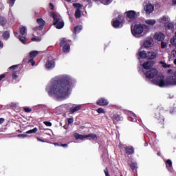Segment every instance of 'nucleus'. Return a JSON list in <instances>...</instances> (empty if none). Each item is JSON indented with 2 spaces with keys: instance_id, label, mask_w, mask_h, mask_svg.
I'll use <instances>...</instances> for the list:
<instances>
[{
  "instance_id": "1",
  "label": "nucleus",
  "mask_w": 176,
  "mask_h": 176,
  "mask_svg": "<svg viewBox=\"0 0 176 176\" xmlns=\"http://www.w3.org/2000/svg\"><path fill=\"white\" fill-rule=\"evenodd\" d=\"M74 87V80L68 75L56 76L46 88L49 96H54L58 100L68 98Z\"/></svg>"
},
{
  "instance_id": "2",
  "label": "nucleus",
  "mask_w": 176,
  "mask_h": 176,
  "mask_svg": "<svg viewBox=\"0 0 176 176\" xmlns=\"http://www.w3.org/2000/svg\"><path fill=\"white\" fill-rule=\"evenodd\" d=\"M131 33L135 38H140L143 35L148 34L149 32V27L145 24H137L133 28H131Z\"/></svg>"
},
{
  "instance_id": "3",
  "label": "nucleus",
  "mask_w": 176,
  "mask_h": 176,
  "mask_svg": "<svg viewBox=\"0 0 176 176\" xmlns=\"http://www.w3.org/2000/svg\"><path fill=\"white\" fill-rule=\"evenodd\" d=\"M138 59H146V60H154L157 57V52L153 51L146 52L142 50V47H140L138 52Z\"/></svg>"
},
{
  "instance_id": "4",
  "label": "nucleus",
  "mask_w": 176,
  "mask_h": 176,
  "mask_svg": "<svg viewBox=\"0 0 176 176\" xmlns=\"http://www.w3.org/2000/svg\"><path fill=\"white\" fill-rule=\"evenodd\" d=\"M50 17L54 19V25L56 26V28L58 30H61L64 28V21L61 18V16L58 14H54V12H50Z\"/></svg>"
},
{
  "instance_id": "5",
  "label": "nucleus",
  "mask_w": 176,
  "mask_h": 176,
  "mask_svg": "<svg viewBox=\"0 0 176 176\" xmlns=\"http://www.w3.org/2000/svg\"><path fill=\"white\" fill-rule=\"evenodd\" d=\"M74 138L76 140H81L83 141L85 138H91V140H94V141L97 140V135L91 133L89 135H80L78 133H74Z\"/></svg>"
},
{
  "instance_id": "6",
  "label": "nucleus",
  "mask_w": 176,
  "mask_h": 176,
  "mask_svg": "<svg viewBox=\"0 0 176 176\" xmlns=\"http://www.w3.org/2000/svg\"><path fill=\"white\" fill-rule=\"evenodd\" d=\"M118 14L117 17L118 19H113L112 21V25L114 28H120L122 25V15L119 14V12H115L114 15L116 16Z\"/></svg>"
},
{
  "instance_id": "7",
  "label": "nucleus",
  "mask_w": 176,
  "mask_h": 176,
  "mask_svg": "<svg viewBox=\"0 0 176 176\" xmlns=\"http://www.w3.org/2000/svg\"><path fill=\"white\" fill-rule=\"evenodd\" d=\"M140 47H144V49H149L153 46V38L148 37L146 38L143 42L140 43Z\"/></svg>"
},
{
  "instance_id": "8",
  "label": "nucleus",
  "mask_w": 176,
  "mask_h": 176,
  "mask_svg": "<svg viewBox=\"0 0 176 176\" xmlns=\"http://www.w3.org/2000/svg\"><path fill=\"white\" fill-rule=\"evenodd\" d=\"M60 45L63 47V53H69L71 47L69 44H68V41H67L66 38H63L60 39Z\"/></svg>"
},
{
  "instance_id": "9",
  "label": "nucleus",
  "mask_w": 176,
  "mask_h": 176,
  "mask_svg": "<svg viewBox=\"0 0 176 176\" xmlns=\"http://www.w3.org/2000/svg\"><path fill=\"white\" fill-rule=\"evenodd\" d=\"M157 69L153 68L145 73V76L147 79H153V78L157 76Z\"/></svg>"
},
{
  "instance_id": "10",
  "label": "nucleus",
  "mask_w": 176,
  "mask_h": 176,
  "mask_svg": "<svg viewBox=\"0 0 176 176\" xmlns=\"http://www.w3.org/2000/svg\"><path fill=\"white\" fill-rule=\"evenodd\" d=\"M73 6L76 8V10L75 12V17L76 19H80V16H82V11L80 9H82V5L80 3H73Z\"/></svg>"
},
{
  "instance_id": "11",
  "label": "nucleus",
  "mask_w": 176,
  "mask_h": 176,
  "mask_svg": "<svg viewBox=\"0 0 176 176\" xmlns=\"http://www.w3.org/2000/svg\"><path fill=\"white\" fill-rule=\"evenodd\" d=\"M119 147L121 149H126V152L128 155H133L134 153V148L131 146H124V145L122 144L121 143L119 144Z\"/></svg>"
},
{
  "instance_id": "12",
  "label": "nucleus",
  "mask_w": 176,
  "mask_h": 176,
  "mask_svg": "<svg viewBox=\"0 0 176 176\" xmlns=\"http://www.w3.org/2000/svg\"><path fill=\"white\" fill-rule=\"evenodd\" d=\"M158 23L166 25L168 23H170V17L167 16H163L157 19Z\"/></svg>"
},
{
  "instance_id": "13",
  "label": "nucleus",
  "mask_w": 176,
  "mask_h": 176,
  "mask_svg": "<svg viewBox=\"0 0 176 176\" xmlns=\"http://www.w3.org/2000/svg\"><path fill=\"white\" fill-rule=\"evenodd\" d=\"M154 39L158 41V42H163L164 41V34L160 32H156L154 35Z\"/></svg>"
},
{
  "instance_id": "14",
  "label": "nucleus",
  "mask_w": 176,
  "mask_h": 176,
  "mask_svg": "<svg viewBox=\"0 0 176 176\" xmlns=\"http://www.w3.org/2000/svg\"><path fill=\"white\" fill-rule=\"evenodd\" d=\"M144 9L146 11V13L151 14V13H152V12H153L155 10V6H153L151 3H148L144 6Z\"/></svg>"
},
{
  "instance_id": "15",
  "label": "nucleus",
  "mask_w": 176,
  "mask_h": 176,
  "mask_svg": "<svg viewBox=\"0 0 176 176\" xmlns=\"http://www.w3.org/2000/svg\"><path fill=\"white\" fill-rule=\"evenodd\" d=\"M17 68H19V65H15L10 67V69H12V79H17L19 78V76L17 75Z\"/></svg>"
},
{
  "instance_id": "16",
  "label": "nucleus",
  "mask_w": 176,
  "mask_h": 176,
  "mask_svg": "<svg viewBox=\"0 0 176 176\" xmlns=\"http://www.w3.org/2000/svg\"><path fill=\"white\" fill-rule=\"evenodd\" d=\"M37 23L39 25L38 28H35L34 30L35 31H41L43 28V26L45 25V21L42 19V18H39L37 19Z\"/></svg>"
},
{
  "instance_id": "17",
  "label": "nucleus",
  "mask_w": 176,
  "mask_h": 176,
  "mask_svg": "<svg viewBox=\"0 0 176 176\" xmlns=\"http://www.w3.org/2000/svg\"><path fill=\"white\" fill-rule=\"evenodd\" d=\"M155 63L152 60H148L144 62L142 65L144 69H151L153 67Z\"/></svg>"
},
{
  "instance_id": "18",
  "label": "nucleus",
  "mask_w": 176,
  "mask_h": 176,
  "mask_svg": "<svg viewBox=\"0 0 176 176\" xmlns=\"http://www.w3.org/2000/svg\"><path fill=\"white\" fill-rule=\"evenodd\" d=\"M97 105H100V107H105L109 104V102L107 100V99L102 98L97 100Z\"/></svg>"
},
{
  "instance_id": "19",
  "label": "nucleus",
  "mask_w": 176,
  "mask_h": 176,
  "mask_svg": "<svg viewBox=\"0 0 176 176\" xmlns=\"http://www.w3.org/2000/svg\"><path fill=\"white\" fill-rule=\"evenodd\" d=\"M56 67V63H54V60H47L45 64V68L47 69H53Z\"/></svg>"
},
{
  "instance_id": "20",
  "label": "nucleus",
  "mask_w": 176,
  "mask_h": 176,
  "mask_svg": "<svg viewBox=\"0 0 176 176\" xmlns=\"http://www.w3.org/2000/svg\"><path fill=\"white\" fill-rule=\"evenodd\" d=\"M128 19H134L137 16V13L134 10H129L126 12Z\"/></svg>"
},
{
  "instance_id": "21",
  "label": "nucleus",
  "mask_w": 176,
  "mask_h": 176,
  "mask_svg": "<svg viewBox=\"0 0 176 176\" xmlns=\"http://www.w3.org/2000/svg\"><path fill=\"white\" fill-rule=\"evenodd\" d=\"M127 115L129 118L131 119V122H137V116L131 111H127Z\"/></svg>"
},
{
  "instance_id": "22",
  "label": "nucleus",
  "mask_w": 176,
  "mask_h": 176,
  "mask_svg": "<svg viewBox=\"0 0 176 176\" xmlns=\"http://www.w3.org/2000/svg\"><path fill=\"white\" fill-rule=\"evenodd\" d=\"M81 109H82V106L81 105H77V106H76L74 107L70 108L69 113L71 114L75 113V112H78V111H80Z\"/></svg>"
},
{
  "instance_id": "23",
  "label": "nucleus",
  "mask_w": 176,
  "mask_h": 176,
  "mask_svg": "<svg viewBox=\"0 0 176 176\" xmlns=\"http://www.w3.org/2000/svg\"><path fill=\"white\" fill-rule=\"evenodd\" d=\"M166 30H174V23L168 22L165 25Z\"/></svg>"
},
{
  "instance_id": "24",
  "label": "nucleus",
  "mask_w": 176,
  "mask_h": 176,
  "mask_svg": "<svg viewBox=\"0 0 176 176\" xmlns=\"http://www.w3.org/2000/svg\"><path fill=\"white\" fill-rule=\"evenodd\" d=\"M146 24L148 25H155L156 24V20L155 19H147L145 21Z\"/></svg>"
},
{
  "instance_id": "25",
  "label": "nucleus",
  "mask_w": 176,
  "mask_h": 176,
  "mask_svg": "<svg viewBox=\"0 0 176 176\" xmlns=\"http://www.w3.org/2000/svg\"><path fill=\"white\" fill-rule=\"evenodd\" d=\"M19 32L21 35H25V32H27V28L25 26H23L19 29Z\"/></svg>"
},
{
  "instance_id": "26",
  "label": "nucleus",
  "mask_w": 176,
  "mask_h": 176,
  "mask_svg": "<svg viewBox=\"0 0 176 176\" xmlns=\"http://www.w3.org/2000/svg\"><path fill=\"white\" fill-rule=\"evenodd\" d=\"M3 39H5L6 41H8V39H9L10 38V34L9 33V32H5L3 34Z\"/></svg>"
},
{
  "instance_id": "27",
  "label": "nucleus",
  "mask_w": 176,
  "mask_h": 176,
  "mask_svg": "<svg viewBox=\"0 0 176 176\" xmlns=\"http://www.w3.org/2000/svg\"><path fill=\"white\" fill-rule=\"evenodd\" d=\"M39 53V52L38 51H33V52H31L30 53V58H34V57H36V56H38V54Z\"/></svg>"
},
{
  "instance_id": "28",
  "label": "nucleus",
  "mask_w": 176,
  "mask_h": 176,
  "mask_svg": "<svg viewBox=\"0 0 176 176\" xmlns=\"http://www.w3.org/2000/svg\"><path fill=\"white\" fill-rule=\"evenodd\" d=\"M166 167L168 168V170H170L173 167V162H171V160H166Z\"/></svg>"
},
{
  "instance_id": "29",
  "label": "nucleus",
  "mask_w": 176,
  "mask_h": 176,
  "mask_svg": "<svg viewBox=\"0 0 176 176\" xmlns=\"http://www.w3.org/2000/svg\"><path fill=\"white\" fill-rule=\"evenodd\" d=\"M82 28V25H78L77 27H75L74 28L75 34H78V32H80Z\"/></svg>"
},
{
  "instance_id": "30",
  "label": "nucleus",
  "mask_w": 176,
  "mask_h": 176,
  "mask_svg": "<svg viewBox=\"0 0 176 176\" xmlns=\"http://www.w3.org/2000/svg\"><path fill=\"white\" fill-rule=\"evenodd\" d=\"M113 122H119V120H120V116L118 114H114L113 116Z\"/></svg>"
},
{
  "instance_id": "31",
  "label": "nucleus",
  "mask_w": 176,
  "mask_h": 176,
  "mask_svg": "<svg viewBox=\"0 0 176 176\" xmlns=\"http://www.w3.org/2000/svg\"><path fill=\"white\" fill-rule=\"evenodd\" d=\"M6 24V19L4 17L0 16V25H5Z\"/></svg>"
},
{
  "instance_id": "32",
  "label": "nucleus",
  "mask_w": 176,
  "mask_h": 176,
  "mask_svg": "<svg viewBox=\"0 0 176 176\" xmlns=\"http://www.w3.org/2000/svg\"><path fill=\"white\" fill-rule=\"evenodd\" d=\"M36 131H38V128H34L33 129L28 131L26 134H33L34 133H36Z\"/></svg>"
},
{
  "instance_id": "33",
  "label": "nucleus",
  "mask_w": 176,
  "mask_h": 176,
  "mask_svg": "<svg viewBox=\"0 0 176 176\" xmlns=\"http://www.w3.org/2000/svg\"><path fill=\"white\" fill-rule=\"evenodd\" d=\"M19 39L22 43L25 44V42L27 41L25 36H19Z\"/></svg>"
},
{
  "instance_id": "34",
  "label": "nucleus",
  "mask_w": 176,
  "mask_h": 176,
  "mask_svg": "<svg viewBox=\"0 0 176 176\" xmlns=\"http://www.w3.org/2000/svg\"><path fill=\"white\" fill-rule=\"evenodd\" d=\"M160 64H161V65H162L163 68H170V67H171L170 65H167L166 63H164L163 61H160Z\"/></svg>"
},
{
  "instance_id": "35",
  "label": "nucleus",
  "mask_w": 176,
  "mask_h": 176,
  "mask_svg": "<svg viewBox=\"0 0 176 176\" xmlns=\"http://www.w3.org/2000/svg\"><path fill=\"white\" fill-rule=\"evenodd\" d=\"M8 3L12 8L14 6V3H16V0H8Z\"/></svg>"
},
{
  "instance_id": "36",
  "label": "nucleus",
  "mask_w": 176,
  "mask_h": 176,
  "mask_svg": "<svg viewBox=\"0 0 176 176\" xmlns=\"http://www.w3.org/2000/svg\"><path fill=\"white\" fill-rule=\"evenodd\" d=\"M111 2H112V0H102L101 1V3H102L103 5H109V3H111Z\"/></svg>"
},
{
  "instance_id": "37",
  "label": "nucleus",
  "mask_w": 176,
  "mask_h": 176,
  "mask_svg": "<svg viewBox=\"0 0 176 176\" xmlns=\"http://www.w3.org/2000/svg\"><path fill=\"white\" fill-rule=\"evenodd\" d=\"M32 41L33 42H41V38L39 37H33V38H32Z\"/></svg>"
},
{
  "instance_id": "38",
  "label": "nucleus",
  "mask_w": 176,
  "mask_h": 176,
  "mask_svg": "<svg viewBox=\"0 0 176 176\" xmlns=\"http://www.w3.org/2000/svg\"><path fill=\"white\" fill-rule=\"evenodd\" d=\"M96 112H98V113H105V110L102 108H99L96 110Z\"/></svg>"
},
{
  "instance_id": "39",
  "label": "nucleus",
  "mask_w": 176,
  "mask_h": 176,
  "mask_svg": "<svg viewBox=\"0 0 176 176\" xmlns=\"http://www.w3.org/2000/svg\"><path fill=\"white\" fill-rule=\"evenodd\" d=\"M131 167L132 170H134L135 168H137V163L131 162Z\"/></svg>"
},
{
  "instance_id": "40",
  "label": "nucleus",
  "mask_w": 176,
  "mask_h": 176,
  "mask_svg": "<svg viewBox=\"0 0 176 176\" xmlns=\"http://www.w3.org/2000/svg\"><path fill=\"white\" fill-rule=\"evenodd\" d=\"M29 63H30L32 67H34V65H35V61H34V58H30L28 61Z\"/></svg>"
},
{
  "instance_id": "41",
  "label": "nucleus",
  "mask_w": 176,
  "mask_h": 176,
  "mask_svg": "<svg viewBox=\"0 0 176 176\" xmlns=\"http://www.w3.org/2000/svg\"><path fill=\"white\" fill-rule=\"evenodd\" d=\"M166 46H167V43L164 42V41H162L161 43V47H162V49H164V47H166Z\"/></svg>"
},
{
  "instance_id": "42",
  "label": "nucleus",
  "mask_w": 176,
  "mask_h": 176,
  "mask_svg": "<svg viewBox=\"0 0 176 176\" xmlns=\"http://www.w3.org/2000/svg\"><path fill=\"white\" fill-rule=\"evenodd\" d=\"M28 135L25 133H22V134H19L18 135V137L21 138H25V137H27Z\"/></svg>"
},
{
  "instance_id": "43",
  "label": "nucleus",
  "mask_w": 176,
  "mask_h": 176,
  "mask_svg": "<svg viewBox=\"0 0 176 176\" xmlns=\"http://www.w3.org/2000/svg\"><path fill=\"white\" fill-rule=\"evenodd\" d=\"M104 173L105 174V176H109V172L108 171V168H106L104 170Z\"/></svg>"
},
{
  "instance_id": "44",
  "label": "nucleus",
  "mask_w": 176,
  "mask_h": 176,
  "mask_svg": "<svg viewBox=\"0 0 176 176\" xmlns=\"http://www.w3.org/2000/svg\"><path fill=\"white\" fill-rule=\"evenodd\" d=\"M44 124H45V126H47L48 127H50L52 126V122H44Z\"/></svg>"
},
{
  "instance_id": "45",
  "label": "nucleus",
  "mask_w": 176,
  "mask_h": 176,
  "mask_svg": "<svg viewBox=\"0 0 176 176\" xmlns=\"http://www.w3.org/2000/svg\"><path fill=\"white\" fill-rule=\"evenodd\" d=\"M24 111L25 112H31L32 110L29 107H25L24 108Z\"/></svg>"
},
{
  "instance_id": "46",
  "label": "nucleus",
  "mask_w": 176,
  "mask_h": 176,
  "mask_svg": "<svg viewBox=\"0 0 176 176\" xmlns=\"http://www.w3.org/2000/svg\"><path fill=\"white\" fill-rule=\"evenodd\" d=\"M68 123L71 124V123H74V119L73 118H69L67 120Z\"/></svg>"
},
{
  "instance_id": "47",
  "label": "nucleus",
  "mask_w": 176,
  "mask_h": 176,
  "mask_svg": "<svg viewBox=\"0 0 176 176\" xmlns=\"http://www.w3.org/2000/svg\"><path fill=\"white\" fill-rule=\"evenodd\" d=\"M0 49H3V42L0 41Z\"/></svg>"
},
{
  "instance_id": "48",
  "label": "nucleus",
  "mask_w": 176,
  "mask_h": 176,
  "mask_svg": "<svg viewBox=\"0 0 176 176\" xmlns=\"http://www.w3.org/2000/svg\"><path fill=\"white\" fill-rule=\"evenodd\" d=\"M50 8L52 9V10H53V9H54V6H53V3H50Z\"/></svg>"
},
{
  "instance_id": "49",
  "label": "nucleus",
  "mask_w": 176,
  "mask_h": 176,
  "mask_svg": "<svg viewBox=\"0 0 176 176\" xmlns=\"http://www.w3.org/2000/svg\"><path fill=\"white\" fill-rule=\"evenodd\" d=\"M11 106H12L13 108H16V107H17V103H12Z\"/></svg>"
},
{
  "instance_id": "50",
  "label": "nucleus",
  "mask_w": 176,
  "mask_h": 176,
  "mask_svg": "<svg viewBox=\"0 0 176 176\" xmlns=\"http://www.w3.org/2000/svg\"><path fill=\"white\" fill-rule=\"evenodd\" d=\"M5 76H6L5 74L0 75V81L1 80V79H3V78H5Z\"/></svg>"
},
{
  "instance_id": "51",
  "label": "nucleus",
  "mask_w": 176,
  "mask_h": 176,
  "mask_svg": "<svg viewBox=\"0 0 176 176\" xmlns=\"http://www.w3.org/2000/svg\"><path fill=\"white\" fill-rule=\"evenodd\" d=\"M5 122V119L3 118H0V124H2Z\"/></svg>"
},
{
  "instance_id": "52",
  "label": "nucleus",
  "mask_w": 176,
  "mask_h": 176,
  "mask_svg": "<svg viewBox=\"0 0 176 176\" xmlns=\"http://www.w3.org/2000/svg\"><path fill=\"white\" fill-rule=\"evenodd\" d=\"M173 57H176V51H173L172 52Z\"/></svg>"
},
{
  "instance_id": "53",
  "label": "nucleus",
  "mask_w": 176,
  "mask_h": 176,
  "mask_svg": "<svg viewBox=\"0 0 176 176\" xmlns=\"http://www.w3.org/2000/svg\"><path fill=\"white\" fill-rule=\"evenodd\" d=\"M61 146H63V148H65V147L68 146V144H61Z\"/></svg>"
},
{
  "instance_id": "54",
  "label": "nucleus",
  "mask_w": 176,
  "mask_h": 176,
  "mask_svg": "<svg viewBox=\"0 0 176 176\" xmlns=\"http://www.w3.org/2000/svg\"><path fill=\"white\" fill-rule=\"evenodd\" d=\"M37 141H39L40 142H45V141H43L41 138H37Z\"/></svg>"
},
{
  "instance_id": "55",
  "label": "nucleus",
  "mask_w": 176,
  "mask_h": 176,
  "mask_svg": "<svg viewBox=\"0 0 176 176\" xmlns=\"http://www.w3.org/2000/svg\"><path fill=\"white\" fill-rule=\"evenodd\" d=\"M19 34V33L17 32H14V36L17 37V35Z\"/></svg>"
},
{
  "instance_id": "56",
  "label": "nucleus",
  "mask_w": 176,
  "mask_h": 176,
  "mask_svg": "<svg viewBox=\"0 0 176 176\" xmlns=\"http://www.w3.org/2000/svg\"><path fill=\"white\" fill-rule=\"evenodd\" d=\"M168 74H171V72H173V70L172 69H168Z\"/></svg>"
},
{
  "instance_id": "57",
  "label": "nucleus",
  "mask_w": 176,
  "mask_h": 176,
  "mask_svg": "<svg viewBox=\"0 0 176 176\" xmlns=\"http://www.w3.org/2000/svg\"><path fill=\"white\" fill-rule=\"evenodd\" d=\"M173 1V3H174V5H176V0H172Z\"/></svg>"
},
{
  "instance_id": "58",
  "label": "nucleus",
  "mask_w": 176,
  "mask_h": 176,
  "mask_svg": "<svg viewBox=\"0 0 176 176\" xmlns=\"http://www.w3.org/2000/svg\"><path fill=\"white\" fill-rule=\"evenodd\" d=\"M144 145L145 146H148V143H146Z\"/></svg>"
},
{
  "instance_id": "59",
  "label": "nucleus",
  "mask_w": 176,
  "mask_h": 176,
  "mask_svg": "<svg viewBox=\"0 0 176 176\" xmlns=\"http://www.w3.org/2000/svg\"><path fill=\"white\" fill-rule=\"evenodd\" d=\"M94 1V2H97V1H98V0H93Z\"/></svg>"
},
{
  "instance_id": "60",
  "label": "nucleus",
  "mask_w": 176,
  "mask_h": 176,
  "mask_svg": "<svg viewBox=\"0 0 176 176\" xmlns=\"http://www.w3.org/2000/svg\"><path fill=\"white\" fill-rule=\"evenodd\" d=\"M157 155H160V153H158Z\"/></svg>"
},
{
  "instance_id": "61",
  "label": "nucleus",
  "mask_w": 176,
  "mask_h": 176,
  "mask_svg": "<svg viewBox=\"0 0 176 176\" xmlns=\"http://www.w3.org/2000/svg\"><path fill=\"white\" fill-rule=\"evenodd\" d=\"M175 38H176V32H175Z\"/></svg>"
},
{
  "instance_id": "62",
  "label": "nucleus",
  "mask_w": 176,
  "mask_h": 176,
  "mask_svg": "<svg viewBox=\"0 0 176 176\" xmlns=\"http://www.w3.org/2000/svg\"><path fill=\"white\" fill-rule=\"evenodd\" d=\"M54 145H58V144H54Z\"/></svg>"
}]
</instances>
